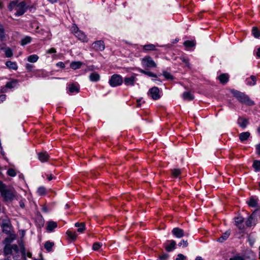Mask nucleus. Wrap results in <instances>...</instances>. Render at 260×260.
Segmentation results:
<instances>
[{"instance_id": "f257e3e1", "label": "nucleus", "mask_w": 260, "mask_h": 260, "mask_svg": "<svg viewBox=\"0 0 260 260\" xmlns=\"http://www.w3.org/2000/svg\"><path fill=\"white\" fill-rule=\"evenodd\" d=\"M233 95L238 100V101L242 103L247 104L249 105H253V102L251 101L249 97L245 94L244 93L241 92L236 90H232L231 91Z\"/></svg>"}, {"instance_id": "f03ea898", "label": "nucleus", "mask_w": 260, "mask_h": 260, "mask_svg": "<svg viewBox=\"0 0 260 260\" xmlns=\"http://www.w3.org/2000/svg\"><path fill=\"white\" fill-rule=\"evenodd\" d=\"M11 6H15V16H20L24 14L28 9V6L26 5L24 1L21 2L19 3L12 2L11 3Z\"/></svg>"}, {"instance_id": "7ed1b4c3", "label": "nucleus", "mask_w": 260, "mask_h": 260, "mask_svg": "<svg viewBox=\"0 0 260 260\" xmlns=\"http://www.w3.org/2000/svg\"><path fill=\"white\" fill-rule=\"evenodd\" d=\"M122 77L118 74H114L111 76L109 80V84L111 87H114L120 86L123 83Z\"/></svg>"}, {"instance_id": "20e7f679", "label": "nucleus", "mask_w": 260, "mask_h": 260, "mask_svg": "<svg viewBox=\"0 0 260 260\" xmlns=\"http://www.w3.org/2000/svg\"><path fill=\"white\" fill-rule=\"evenodd\" d=\"M141 64L143 68H156L157 65L152 58L146 56L141 59Z\"/></svg>"}, {"instance_id": "39448f33", "label": "nucleus", "mask_w": 260, "mask_h": 260, "mask_svg": "<svg viewBox=\"0 0 260 260\" xmlns=\"http://www.w3.org/2000/svg\"><path fill=\"white\" fill-rule=\"evenodd\" d=\"M1 193L5 201H12L14 198V191L11 188H6Z\"/></svg>"}, {"instance_id": "423d86ee", "label": "nucleus", "mask_w": 260, "mask_h": 260, "mask_svg": "<svg viewBox=\"0 0 260 260\" xmlns=\"http://www.w3.org/2000/svg\"><path fill=\"white\" fill-rule=\"evenodd\" d=\"M148 95L153 100H157L161 97V94L159 88L154 86L149 89Z\"/></svg>"}, {"instance_id": "0eeeda50", "label": "nucleus", "mask_w": 260, "mask_h": 260, "mask_svg": "<svg viewBox=\"0 0 260 260\" xmlns=\"http://www.w3.org/2000/svg\"><path fill=\"white\" fill-rule=\"evenodd\" d=\"M137 75L135 74H133V75H132L130 77H126L124 78V80H123L124 82V83L125 85L128 86H133L135 85V84L137 80V79L136 77Z\"/></svg>"}, {"instance_id": "6e6552de", "label": "nucleus", "mask_w": 260, "mask_h": 260, "mask_svg": "<svg viewBox=\"0 0 260 260\" xmlns=\"http://www.w3.org/2000/svg\"><path fill=\"white\" fill-rule=\"evenodd\" d=\"M256 222L255 212H253L245 221V224L247 227H250L255 225Z\"/></svg>"}, {"instance_id": "1a4fd4ad", "label": "nucleus", "mask_w": 260, "mask_h": 260, "mask_svg": "<svg viewBox=\"0 0 260 260\" xmlns=\"http://www.w3.org/2000/svg\"><path fill=\"white\" fill-rule=\"evenodd\" d=\"M234 220L235 225L240 230H242L244 229V225L243 224L244 221V218L243 217L241 216L235 217L234 218Z\"/></svg>"}, {"instance_id": "9d476101", "label": "nucleus", "mask_w": 260, "mask_h": 260, "mask_svg": "<svg viewBox=\"0 0 260 260\" xmlns=\"http://www.w3.org/2000/svg\"><path fill=\"white\" fill-rule=\"evenodd\" d=\"M172 234L177 238H181L184 235V231L179 228H175L172 231Z\"/></svg>"}, {"instance_id": "9b49d317", "label": "nucleus", "mask_w": 260, "mask_h": 260, "mask_svg": "<svg viewBox=\"0 0 260 260\" xmlns=\"http://www.w3.org/2000/svg\"><path fill=\"white\" fill-rule=\"evenodd\" d=\"M93 48L96 51H103L105 49L104 43L102 41H98L92 44Z\"/></svg>"}, {"instance_id": "f8f14e48", "label": "nucleus", "mask_w": 260, "mask_h": 260, "mask_svg": "<svg viewBox=\"0 0 260 260\" xmlns=\"http://www.w3.org/2000/svg\"><path fill=\"white\" fill-rule=\"evenodd\" d=\"M2 228L3 232L7 235L10 234L12 230V227L9 222L4 223Z\"/></svg>"}, {"instance_id": "ddd939ff", "label": "nucleus", "mask_w": 260, "mask_h": 260, "mask_svg": "<svg viewBox=\"0 0 260 260\" xmlns=\"http://www.w3.org/2000/svg\"><path fill=\"white\" fill-rule=\"evenodd\" d=\"M167 242L169 244H165V249L168 252H171L175 249L176 243L174 240L168 241Z\"/></svg>"}, {"instance_id": "4468645a", "label": "nucleus", "mask_w": 260, "mask_h": 260, "mask_svg": "<svg viewBox=\"0 0 260 260\" xmlns=\"http://www.w3.org/2000/svg\"><path fill=\"white\" fill-rule=\"evenodd\" d=\"M75 36L79 40L82 42H87L88 41L87 37L84 33L81 30L77 31Z\"/></svg>"}, {"instance_id": "2eb2a0df", "label": "nucleus", "mask_w": 260, "mask_h": 260, "mask_svg": "<svg viewBox=\"0 0 260 260\" xmlns=\"http://www.w3.org/2000/svg\"><path fill=\"white\" fill-rule=\"evenodd\" d=\"M38 156L39 159L42 162L47 161L49 158V155L46 152H40Z\"/></svg>"}, {"instance_id": "dca6fc26", "label": "nucleus", "mask_w": 260, "mask_h": 260, "mask_svg": "<svg viewBox=\"0 0 260 260\" xmlns=\"http://www.w3.org/2000/svg\"><path fill=\"white\" fill-rule=\"evenodd\" d=\"M250 136V133L248 132H242L239 134V140L241 142L248 140Z\"/></svg>"}, {"instance_id": "f3484780", "label": "nucleus", "mask_w": 260, "mask_h": 260, "mask_svg": "<svg viewBox=\"0 0 260 260\" xmlns=\"http://www.w3.org/2000/svg\"><path fill=\"white\" fill-rule=\"evenodd\" d=\"M89 78L91 82H96L100 80V75L96 72H92L90 74Z\"/></svg>"}, {"instance_id": "a211bd4d", "label": "nucleus", "mask_w": 260, "mask_h": 260, "mask_svg": "<svg viewBox=\"0 0 260 260\" xmlns=\"http://www.w3.org/2000/svg\"><path fill=\"white\" fill-rule=\"evenodd\" d=\"M75 226L78 228L77 231L80 233H82L85 230V223L84 222H76Z\"/></svg>"}, {"instance_id": "6ab92c4d", "label": "nucleus", "mask_w": 260, "mask_h": 260, "mask_svg": "<svg viewBox=\"0 0 260 260\" xmlns=\"http://www.w3.org/2000/svg\"><path fill=\"white\" fill-rule=\"evenodd\" d=\"M57 227V224L54 221H50L47 222V230L48 231L52 232Z\"/></svg>"}, {"instance_id": "aec40b11", "label": "nucleus", "mask_w": 260, "mask_h": 260, "mask_svg": "<svg viewBox=\"0 0 260 260\" xmlns=\"http://www.w3.org/2000/svg\"><path fill=\"white\" fill-rule=\"evenodd\" d=\"M218 79L221 83L225 84L228 82L229 76L227 74H222L218 77Z\"/></svg>"}, {"instance_id": "412c9836", "label": "nucleus", "mask_w": 260, "mask_h": 260, "mask_svg": "<svg viewBox=\"0 0 260 260\" xmlns=\"http://www.w3.org/2000/svg\"><path fill=\"white\" fill-rule=\"evenodd\" d=\"M182 98L184 100L190 101L193 100L194 97L190 92L188 91L183 93Z\"/></svg>"}, {"instance_id": "4be33fe9", "label": "nucleus", "mask_w": 260, "mask_h": 260, "mask_svg": "<svg viewBox=\"0 0 260 260\" xmlns=\"http://www.w3.org/2000/svg\"><path fill=\"white\" fill-rule=\"evenodd\" d=\"M137 70L141 73L142 74H145L149 77H154V78H157V76L151 72H150V71H145V70H144L143 69H140V68H138L137 69Z\"/></svg>"}, {"instance_id": "5701e85b", "label": "nucleus", "mask_w": 260, "mask_h": 260, "mask_svg": "<svg viewBox=\"0 0 260 260\" xmlns=\"http://www.w3.org/2000/svg\"><path fill=\"white\" fill-rule=\"evenodd\" d=\"M18 81L16 79L12 80L10 82H7L6 84L7 85V87H8L9 89H12L16 87L18 85Z\"/></svg>"}, {"instance_id": "b1692460", "label": "nucleus", "mask_w": 260, "mask_h": 260, "mask_svg": "<svg viewBox=\"0 0 260 260\" xmlns=\"http://www.w3.org/2000/svg\"><path fill=\"white\" fill-rule=\"evenodd\" d=\"M231 234L230 231L228 230L224 233L220 238H218V241L219 242H223L226 240L230 236Z\"/></svg>"}, {"instance_id": "393cba45", "label": "nucleus", "mask_w": 260, "mask_h": 260, "mask_svg": "<svg viewBox=\"0 0 260 260\" xmlns=\"http://www.w3.org/2000/svg\"><path fill=\"white\" fill-rule=\"evenodd\" d=\"M68 89L69 91L71 93H78L79 92V87L74 84L69 85Z\"/></svg>"}, {"instance_id": "a878e982", "label": "nucleus", "mask_w": 260, "mask_h": 260, "mask_svg": "<svg viewBox=\"0 0 260 260\" xmlns=\"http://www.w3.org/2000/svg\"><path fill=\"white\" fill-rule=\"evenodd\" d=\"M6 66L10 69L16 70L18 69L17 64L15 62L7 61L6 62Z\"/></svg>"}, {"instance_id": "bb28decb", "label": "nucleus", "mask_w": 260, "mask_h": 260, "mask_svg": "<svg viewBox=\"0 0 260 260\" xmlns=\"http://www.w3.org/2000/svg\"><path fill=\"white\" fill-rule=\"evenodd\" d=\"M247 84L251 86L255 85L256 82V78L253 75H251L249 78L246 79Z\"/></svg>"}, {"instance_id": "cd10ccee", "label": "nucleus", "mask_w": 260, "mask_h": 260, "mask_svg": "<svg viewBox=\"0 0 260 260\" xmlns=\"http://www.w3.org/2000/svg\"><path fill=\"white\" fill-rule=\"evenodd\" d=\"M82 65V62L81 61H72L70 63V67L73 70H77L80 69Z\"/></svg>"}, {"instance_id": "c85d7f7f", "label": "nucleus", "mask_w": 260, "mask_h": 260, "mask_svg": "<svg viewBox=\"0 0 260 260\" xmlns=\"http://www.w3.org/2000/svg\"><path fill=\"white\" fill-rule=\"evenodd\" d=\"M238 124L242 128H245L248 124V121L246 119H243L241 118L238 119Z\"/></svg>"}, {"instance_id": "c756f323", "label": "nucleus", "mask_w": 260, "mask_h": 260, "mask_svg": "<svg viewBox=\"0 0 260 260\" xmlns=\"http://www.w3.org/2000/svg\"><path fill=\"white\" fill-rule=\"evenodd\" d=\"M31 40L32 38L30 37L27 36L21 39L20 44L22 46H25L27 44L30 43Z\"/></svg>"}, {"instance_id": "7c9ffc66", "label": "nucleus", "mask_w": 260, "mask_h": 260, "mask_svg": "<svg viewBox=\"0 0 260 260\" xmlns=\"http://www.w3.org/2000/svg\"><path fill=\"white\" fill-rule=\"evenodd\" d=\"M251 32L254 38H258L260 37V30L257 27H253Z\"/></svg>"}, {"instance_id": "2f4dec72", "label": "nucleus", "mask_w": 260, "mask_h": 260, "mask_svg": "<svg viewBox=\"0 0 260 260\" xmlns=\"http://www.w3.org/2000/svg\"><path fill=\"white\" fill-rule=\"evenodd\" d=\"M39 59V56L37 54H32L27 57V60L30 62H36Z\"/></svg>"}, {"instance_id": "473e14b6", "label": "nucleus", "mask_w": 260, "mask_h": 260, "mask_svg": "<svg viewBox=\"0 0 260 260\" xmlns=\"http://www.w3.org/2000/svg\"><path fill=\"white\" fill-rule=\"evenodd\" d=\"M252 167L255 172L260 171V160H255L253 161Z\"/></svg>"}, {"instance_id": "72a5a7b5", "label": "nucleus", "mask_w": 260, "mask_h": 260, "mask_svg": "<svg viewBox=\"0 0 260 260\" xmlns=\"http://www.w3.org/2000/svg\"><path fill=\"white\" fill-rule=\"evenodd\" d=\"M54 244L50 241H47L44 245L45 248L49 252L51 251Z\"/></svg>"}, {"instance_id": "f704fd0d", "label": "nucleus", "mask_w": 260, "mask_h": 260, "mask_svg": "<svg viewBox=\"0 0 260 260\" xmlns=\"http://www.w3.org/2000/svg\"><path fill=\"white\" fill-rule=\"evenodd\" d=\"M248 204L250 207H256L257 206V200L253 198H251L248 202Z\"/></svg>"}, {"instance_id": "c9c22d12", "label": "nucleus", "mask_w": 260, "mask_h": 260, "mask_svg": "<svg viewBox=\"0 0 260 260\" xmlns=\"http://www.w3.org/2000/svg\"><path fill=\"white\" fill-rule=\"evenodd\" d=\"M68 236L72 240H75L77 238V234L75 232H73L71 231L68 230L66 232Z\"/></svg>"}, {"instance_id": "e433bc0d", "label": "nucleus", "mask_w": 260, "mask_h": 260, "mask_svg": "<svg viewBox=\"0 0 260 260\" xmlns=\"http://www.w3.org/2000/svg\"><path fill=\"white\" fill-rule=\"evenodd\" d=\"M172 175L175 178H178L181 174V170L179 169H174L171 170Z\"/></svg>"}, {"instance_id": "4c0bfd02", "label": "nucleus", "mask_w": 260, "mask_h": 260, "mask_svg": "<svg viewBox=\"0 0 260 260\" xmlns=\"http://www.w3.org/2000/svg\"><path fill=\"white\" fill-rule=\"evenodd\" d=\"M143 49L146 51H153L155 50V46L153 44H148L143 46Z\"/></svg>"}, {"instance_id": "58836bf2", "label": "nucleus", "mask_w": 260, "mask_h": 260, "mask_svg": "<svg viewBox=\"0 0 260 260\" xmlns=\"http://www.w3.org/2000/svg\"><path fill=\"white\" fill-rule=\"evenodd\" d=\"M162 75L164 76V77L167 79V80H173L174 79V77L169 72L166 71H162Z\"/></svg>"}, {"instance_id": "ea45409f", "label": "nucleus", "mask_w": 260, "mask_h": 260, "mask_svg": "<svg viewBox=\"0 0 260 260\" xmlns=\"http://www.w3.org/2000/svg\"><path fill=\"white\" fill-rule=\"evenodd\" d=\"M5 38L6 35L5 29L4 27L2 25H0V40L3 41L5 39Z\"/></svg>"}, {"instance_id": "a19ab883", "label": "nucleus", "mask_w": 260, "mask_h": 260, "mask_svg": "<svg viewBox=\"0 0 260 260\" xmlns=\"http://www.w3.org/2000/svg\"><path fill=\"white\" fill-rule=\"evenodd\" d=\"M4 252L6 255L12 254V250L11 245H6L4 248Z\"/></svg>"}, {"instance_id": "79ce46f5", "label": "nucleus", "mask_w": 260, "mask_h": 260, "mask_svg": "<svg viewBox=\"0 0 260 260\" xmlns=\"http://www.w3.org/2000/svg\"><path fill=\"white\" fill-rule=\"evenodd\" d=\"M5 54L7 57H11L13 56V51L10 48H8L5 49Z\"/></svg>"}, {"instance_id": "37998d69", "label": "nucleus", "mask_w": 260, "mask_h": 260, "mask_svg": "<svg viewBox=\"0 0 260 260\" xmlns=\"http://www.w3.org/2000/svg\"><path fill=\"white\" fill-rule=\"evenodd\" d=\"M183 44L186 47L191 48L195 45V43L192 41H186Z\"/></svg>"}, {"instance_id": "c03bdc74", "label": "nucleus", "mask_w": 260, "mask_h": 260, "mask_svg": "<svg viewBox=\"0 0 260 260\" xmlns=\"http://www.w3.org/2000/svg\"><path fill=\"white\" fill-rule=\"evenodd\" d=\"M80 30L76 24H73L71 28V32L73 33L74 35H75L77 31H79Z\"/></svg>"}, {"instance_id": "a18cd8bd", "label": "nucleus", "mask_w": 260, "mask_h": 260, "mask_svg": "<svg viewBox=\"0 0 260 260\" xmlns=\"http://www.w3.org/2000/svg\"><path fill=\"white\" fill-rule=\"evenodd\" d=\"M102 246V244L100 242H95L92 245V249L94 250H99Z\"/></svg>"}, {"instance_id": "49530a36", "label": "nucleus", "mask_w": 260, "mask_h": 260, "mask_svg": "<svg viewBox=\"0 0 260 260\" xmlns=\"http://www.w3.org/2000/svg\"><path fill=\"white\" fill-rule=\"evenodd\" d=\"M37 192L40 196L44 195L46 193V189L44 187H40L38 189Z\"/></svg>"}, {"instance_id": "de8ad7c7", "label": "nucleus", "mask_w": 260, "mask_h": 260, "mask_svg": "<svg viewBox=\"0 0 260 260\" xmlns=\"http://www.w3.org/2000/svg\"><path fill=\"white\" fill-rule=\"evenodd\" d=\"M7 174L9 176L11 177H14L16 175L15 171L12 168L9 169L7 171Z\"/></svg>"}, {"instance_id": "09e8293b", "label": "nucleus", "mask_w": 260, "mask_h": 260, "mask_svg": "<svg viewBox=\"0 0 260 260\" xmlns=\"http://www.w3.org/2000/svg\"><path fill=\"white\" fill-rule=\"evenodd\" d=\"M230 260H244V258L239 255H236L230 258Z\"/></svg>"}, {"instance_id": "8fccbe9b", "label": "nucleus", "mask_w": 260, "mask_h": 260, "mask_svg": "<svg viewBox=\"0 0 260 260\" xmlns=\"http://www.w3.org/2000/svg\"><path fill=\"white\" fill-rule=\"evenodd\" d=\"M178 246L179 247L183 246V247H186L188 246V242L187 240H182L180 242L178 243Z\"/></svg>"}, {"instance_id": "3c124183", "label": "nucleus", "mask_w": 260, "mask_h": 260, "mask_svg": "<svg viewBox=\"0 0 260 260\" xmlns=\"http://www.w3.org/2000/svg\"><path fill=\"white\" fill-rule=\"evenodd\" d=\"M169 256V255L168 254L164 253L159 256V258L160 260H167Z\"/></svg>"}, {"instance_id": "603ef678", "label": "nucleus", "mask_w": 260, "mask_h": 260, "mask_svg": "<svg viewBox=\"0 0 260 260\" xmlns=\"http://www.w3.org/2000/svg\"><path fill=\"white\" fill-rule=\"evenodd\" d=\"M34 67V66L31 64H29V63H27L25 66V68L26 69H27V70L29 72H30L32 71V70L33 69Z\"/></svg>"}, {"instance_id": "864d4df0", "label": "nucleus", "mask_w": 260, "mask_h": 260, "mask_svg": "<svg viewBox=\"0 0 260 260\" xmlns=\"http://www.w3.org/2000/svg\"><path fill=\"white\" fill-rule=\"evenodd\" d=\"M185 258L184 255L180 253L177 255V257L176 258V260H184Z\"/></svg>"}, {"instance_id": "5fc2aeb1", "label": "nucleus", "mask_w": 260, "mask_h": 260, "mask_svg": "<svg viewBox=\"0 0 260 260\" xmlns=\"http://www.w3.org/2000/svg\"><path fill=\"white\" fill-rule=\"evenodd\" d=\"M181 59L182 60V61L183 62H184L186 64V65L188 67H189V59L188 58H185V57H182V58H181Z\"/></svg>"}, {"instance_id": "6e6d98bb", "label": "nucleus", "mask_w": 260, "mask_h": 260, "mask_svg": "<svg viewBox=\"0 0 260 260\" xmlns=\"http://www.w3.org/2000/svg\"><path fill=\"white\" fill-rule=\"evenodd\" d=\"M56 52V50L55 48H52L48 50H47L46 53L48 54H52V53H55Z\"/></svg>"}, {"instance_id": "4d7b16f0", "label": "nucleus", "mask_w": 260, "mask_h": 260, "mask_svg": "<svg viewBox=\"0 0 260 260\" xmlns=\"http://www.w3.org/2000/svg\"><path fill=\"white\" fill-rule=\"evenodd\" d=\"M11 246L12 247V251L13 250L15 252H16V253H17L18 252V247L17 245L14 244V245H11Z\"/></svg>"}, {"instance_id": "13d9d810", "label": "nucleus", "mask_w": 260, "mask_h": 260, "mask_svg": "<svg viewBox=\"0 0 260 260\" xmlns=\"http://www.w3.org/2000/svg\"><path fill=\"white\" fill-rule=\"evenodd\" d=\"M56 66L58 67L61 68H65V64L62 61H59L56 63Z\"/></svg>"}, {"instance_id": "bf43d9fd", "label": "nucleus", "mask_w": 260, "mask_h": 260, "mask_svg": "<svg viewBox=\"0 0 260 260\" xmlns=\"http://www.w3.org/2000/svg\"><path fill=\"white\" fill-rule=\"evenodd\" d=\"M6 188L5 184L2 181H0V192H2Z\"/></svg>"}, {"instance_id": "052dcab7", "label": "nucleus", "mask_w": 260, "mask_h": 260, "mask_svg": "<svg viewBox=\"0 0 260 260\" xmlns=\"http://www.w3.org/2000/svg\"><path fill=\"white\" fill-rule=\"evenodd\" d=\"M8 89V87H7V85L6 84L5 86L1 87V92L2 93L7 92Z\"/></svg>"}, {"instance_id": "680f3d73", "label": "nucleus", "mask_w": 260, "mask_h": 260, "mask_svg": "<svg viewBox=\"0 0 260 260\" xmlns=\"http://www.w3.org/2000/svg\"><path fill=\"white\" fill-rule=\"evenodd\" d=\"M255 148L256 154L260 155V143L256 145Z\"/></svg>"}, {"instance_id": "e2e57ef3", "label": "nucleus", "mask_w": 260, "mask_h": 260, "mask_svg": "<svg viewBox=\"0 0 260 260\" xmlns=\"http://www.w3.org/2000/svg\"><path fill=\"white\" fill-rule=\"evenodd\" d=\"M6 99V95L5 94H2L0 95V103L3 102Z\"/></svg>"}, {"instance_id": "0e129e2a", "label": "nucleus", "mask_w": 260, "mask_h": 260, "mask_svg": "<svg viewBox=\"0 0 260 260\" xmlns=\"http://www.w3.org/2000/svg\"><path fill=\"white\" fill-rule=\"evenodd\" d=\"M157 84H159L161 81L159 79H152Z\"/></svg>"}, {"instance_id": "69168bd1", "label": "nucleus", "mask_w": 260, "mask_h": 260, "mask_svg": "<svg viewBox=\"0 0 260 260\" xmlns=\"http://www.w3.org/2000/svg\"><path fill=\"white\" fill-rule=\"evenodd\" d=\"M55 178L52 175L48 176V180L51 181L52 179Z\"/></svg>"}, {"instance_id": "338daca9", "label": "nucleus", "mask_w": 260, "mask_h": 260, "mask_svg": "<svg viewBox=\"0 0 260 260\" xmlns=\"http://www.w3.org/2000/svg\"><path fill=\"white\" fill-rule=\"evenodd\" d=\"M256 55L258 57H260V48L257 49Z\"/></svg>"}, {"instance_id": "774afa93", "label": "nucleus", "mask_w": 260, "mask_h": 260, "mask_svg": "<svg viewBox=\"0 0 260 260\" xmlns=\"http://www.w3.org/2000/svg\"><path fill=\"white\" fill-rule=\"evenodd\" d=\"M194 260H203L201 256H197Z\"/></svg>"}]
</instances>
